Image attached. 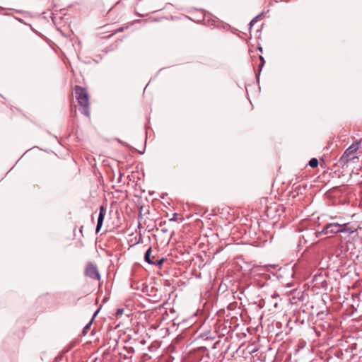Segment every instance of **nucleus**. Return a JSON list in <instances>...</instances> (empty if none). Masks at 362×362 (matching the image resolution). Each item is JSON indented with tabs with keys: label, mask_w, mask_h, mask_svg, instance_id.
I'll use <instances>...</instances> for the list:
<instances>
[{
	"label": "nucleus",
	"mask_w": 362,
	"mask_h": 362,
	"mask_svg": "<svg viewBox=\"0 0 362 362\" xmlns=\"http://www.w3.org/2000/svg\"><path fill=\"white\" fill-rule=\"evenodd\" d=\"M164 259H160V260H158L157 262H156V264L157 265H161L163 262Z\"/></svg>",
	"instance_id": "nucleus-13"
},
{
	"label": "nucleus",
	"mask_w": 362,
	"mask_h": 362,
	"mask_svg": "<svg viewBox=\"0 0 362 362\" xmlns=\"http://www.w3.org/2000/svg\"><path fill=\"white\" fill-rule=\"evenodd\" d=\"M98 312H99V310H98L95 313V314L93 315V318H94V317L96 316V315L98 313Z\"/></svg>",
	"instance_id": "nucleus-17"
},
{
	"label": "nucleus",
	"mask_w": 362,
	"mask_h": 362,
	"mask_svg": "<svg viewBox=\"0 0 362 362\" xmlns=\"http://www.w3.org/2000/svg\"><path fill=\"white\" fill-rule=\"evenodd\" d=\"M340 227L339 223H330L326 224L321 232H320V234L324 235H332L336 233H339L340 231Z\"/></svg>",
	"instance_id": "nucleus-4"
},
{
	"label": "nucleus",
	"mask_w": 362,
	"mask_h": 362,
	"mask_svg": "<svg viewBox=\"0 0 362 362\" xmlns=\"http://www.w3.org/2000/svg\"><path fill=\"white\" fill-rule=\"evenodd\" d=\"M74 94L80 107V111L86 117H89V96L86 89L81 86H76L74 88Z\"/></svg>",
	"instance_id": "nucleus-1"
},
{
	"label": "nucleus",
	"mask_w": 362,
	"mask_h": 362,
	"mask_svg": "<svg viewBox=\"0 0 362 362\" xmlns=\"http://www.w3.org/2000/svg\"><path fill=\"white\" fill-rule=\"evenodd\" d=\"M176 215H177V214H174V216H173L172 218H170V221H175V216H176Z\"/></svg>",
	"instance_id": "nucleus-16"
},
{
	"label": "nucleus",
	"mask_w": 362,
	"mask_h": 362,
	"mask_svg": "<svg viewBox=\"0 0 362 362\" xmlns=\"http://www.w3.org/2000/svg\"><path fill=\"white\" fill-rule=\"evenodd\" d=\"M82 228H83V226H81V229H80V232H81V233H82V231H83V229H82Z\"/></svg>",
	"instance_id": "nucleus-18"
},
{
	"label": "nucleus",
	"mask_w": 362,
	"mask_h": 362,
	"mask_svg": "<svg viewBox=\"0 0 362 362\" xmlns=\"http://www.w3.org/2000/svg\"><path fill=\"white\" fill-rule=\"evenodd\" d=\"M362 142V139L352 144L349 148H347L339 159V162L342 165H346L351 161V156L354 153H356L359 148L360 144Z\"/></svg>",
	"instance_id": "nucleus-2"
},
{
	"label": "nucleus",
	"mask_w": 362,
	"mask_h": 362,
	"mask_svg": "<svg viewBox=\"0 0 362 362\" xmlns=\"http://www.w3.org/2000/svg\"><path fill=\"white\" fill-rule=\"evenodd\" d=\"M339 225L341 226L340 227V231H339V233H352L354 232L353 230H351V228H349L348 227L349 226V223H339Z\"/></svg>",
	"instance_id": "nucleus-7"
},
{
	"label": "nucleus",
	"mask_w": 362,
	"mask_h": 362,
	"mask_svg": "<svg viewBox=\"0 0 362 362\" xmlns=\"http://www.w3.org/2000/svg\"><path fill=\"white\" fill-rule=\"evenodd\" d=\"M85 275L90 277L93 280L99 281L100 279V275L96 264L88 262L85 269Z\"/></svg>",
	"instance_id": "nucleus-3"
},
{
	"label": "nucleus",
	"mask_w": 362,
	"mask_h": 362,
	"mask_svg": "<svg viewBox=\"0 0 362 362\" xmlns=\"http://www.w3.org/2000/svg\"><path fill=\"white\" fill-rule=\"evenodd\" d=\"M91 323H92V321H90L84 328H83V332L85 334L87 330L90 328V325H91Z\"/></svg>",
	"instance_id": "nucleus-10"
},
{
	"label": "nucleus",
	"mask_w": 362,
	"mask_h": 362,
	"mask_svg": "<svg viewBox=\"0 0 362 362\" xmlns=\"http://www.w3.org/2000/svg\"><path fill=\"white\" fill-rule=\"evenodd\" d=\"M123 30H124V28H119V29L116 31V33L122 32Z\"/></svg>",
	"instance_id": "nucleus-15"
},
{
	"label": "nucleus",
	"mask_w": 362,
	"mask_h": 362,
	"mask_svg": "<svg viewBox=\"0 0 362 362\" xmlns=\"http://www.w3.org/2000/svg\"><path fill=\"white\" fill-rule=\"evenodd\" d=\"M152 250L151 247H148L147 251L146 252L144 259L146 262H148L150 264H156V262L151 258V254Z\"/></svg>",
	"instance_id": "nucleus-6"
},
{
	"label": "nucleus",
	"mask_w": 362,
	"mask_h": 362,
	"mask_svg": "<svg viewBox=\"0 0 362 362\" xmlns=\"http://www.w3.org/2000/svg\"><path fill=\"white\" fill-rule=\"evenodd\" d=\"M309 165L313 168H316L318 165V160L315 158L310 159L309 161Z\"/></svg>",
	"instance_id": "nucleus-8"
},
{
	"label": "nucleus",
	"mask_w": 362,
	"mask_h": 362,
	"mask_svg": "<svg viewBox=\"0 0 362 362\" xmlns=\"http://www.w3.org/2000/svg\"><path fill=\"white\" fill-rule=\"evenodd\" d=\"M259 59L261 61V63H260V65H259V68L262 69V66H264V63H265V61H264V59L262 56H259Z\"/></svg>",
	"instance_id": "nucleus-9"
},
{
	"label": "nucleus",
	"mask_w": 362,
	"mask_h": 362,
	"mask_svg": "<svg viewBox=\"0 0 362 362\" xmlns=\"http://www.w3.org/2000/svg\"><path fill=\"white\" fill-rule=\"evenodd\" d=\"M124 310L123 309H117L116 312L117 315H120L122 314Z\"/></svg>",
	"instance_id": "nucleus-12"
},
{
	"label": "nucleus",
	"mask_w": 362,
	"mask_h": 362,
	"mask_svg": "<svg viewBox=\"0 0 362 362\" xmlns=\"http://www.w3.org/2000/svg\"><path fill=\"white\" fill-rule=\"evenodd\" d=\"M258 16H256L255 18H253L250 23V27L253 25V24L257 22V19Z\"/></svg>",
	"instance_id": "nucleus-11"
},
{
	"label": "nucleus",
	"mask_w": 362,
	"mask_h": 362,
	"mask_svg": "<svg viewBox=\"0 0 362 362\" xmlns=\"http://www.w3.org/2000/svg\"><path fill=\"white\" fill-rule=\"evenodd\" d=\"M106 214V208L104 206H100L99 209V214L98 217V222L95 228L96 233H98L102 227L105 216Z\"/></svg>",
	"instance_id": "nucleus-5"
},
{
	"label": "nucleus",
	"mask_w": 362,
	"mask_h": 362,
	"mask_svg": "<svg viewBox=\"0 0 362 362\" xmlns=\"http://www.w3.org/2000/svg\"><path fill=\"white\" fill-rule=\"evenodd\" d=\"M350 158H351V161H353V160H354L358 159V156H352V157H350Z\"/></svg>",
	"instance_id": "nucleus-14"
}]
</instances>
